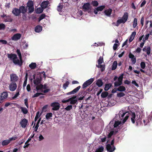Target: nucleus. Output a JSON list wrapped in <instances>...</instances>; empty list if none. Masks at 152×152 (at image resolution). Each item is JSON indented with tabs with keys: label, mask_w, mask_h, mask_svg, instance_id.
I'll return each instance as SVG.
<instances>
[{
	"label": "nucleus",
	"mask_w": 152,
	"mask_h": 152,
	"mask_svg": "<svg viewBox=\"0 0 152 152\" xmlns=\"http://www.w3.org/2000/svg\"><path fill=\"white\" fill-rule=\"evenodd\" d=\"M129 113L128 112H126L124 110H121L120 111L118 114L120 118L123 117L125 115L126 116L125 118L122 120V123L121 121H115V122L114 125V128L115 129L114 130H115V131H112L110 132L108 134V137H110L114 133H115L118 132V130H116L115 128L118 127V129H120V128H119L120 127L119 125H120V126L122 123L124 124L125 123L128 119L129 116Z\"/></svg>",
	"instance_id": "obj_1"
},
{
	"label": "nucleus",
	"mask_w": 152,
	"mask_h": 152,
	"mask_svg": "<svg viewBox=\"0 0 152 152\" xmlns=\"http://www.w3.org/2000/svg\"><path fill=\"white\" fill-rule=\"evenodd\" d=\"M7 57L11 60H12L13 63L15 65H17L20 66L22 65V59H19L17 57V56L15 54H8Z\"/></svg>",
	"instance_id": "obj_2"
},
{
	"label": "nucleus",
	"mask_w": 152,
	"mask_h": 152,
	"mask_svg": "<svg viewBox=\"0 0 152 152\" xmlns=\"http://www.w3.org/2000/svg\"><path fill=\"white\" fill-rule=\"evenodd\" d=\"M26 7L28 8V13L31 14L34 10V2L31 0H29L26 4Z\"/></svg>",
	"instance_id": "obj_3"
},
{
	"label": "nucleus",
	"mask_w": 152,
	"mask_h": 152,
	"mask_svg": "<svg viewBox=\"0 0 152 152\" xmlns=\"http://www.w3.org/2000/svg\"><path fill=\"white\" fill-rule=\"evenodd\" d=\"M103 62V58L101 56H100L98 61V64L96 65V66L99 68H100L102 72L104 70L105 68V65L104 64H101Z\"/></svg>",
	"instance_id": "obj_4"
},
{
	"label": "nucleus",
	"mask_w": 152,
	"mask_h": 152,
	"mask_svg": "<svg viewBox=\"0 0 152 152\" xmlns=\"http://www.w3.org/2000/svg\"><path fill=\"white\" fill-rule=\"evenodd\" d=\"M33 77L34 78L33 81L34 84L37 86L40 85L41 81V77L38 76H36L35 75H33Z\"/></svg>",
	"instance_id": "obj_5"
},
{
	"label": "nucleus",
	"mask_w": 152,
	"mask_h": 152,
	"mask_svg": "<svg viewBox=\"0 0 152 152\" xmlns=\"http://www.w3.org/2000/svg\"><path fill=\"white\" fill-rule=\"evenodd\" d=\"M123 76V75H122L119 76L118 80L114 83V86L115 87L118 86L122 84Z\"/></svg>",
	"instance_id": "obj_6"
},
{
	"label": "nucleus",
	"mask_w": 152,
	"mask_h": 152,
	"mask_svg": "<svg viewBox=\"0 0 152 152\" xmlns=\"http://www.w3.org/2000/svg\"><path fill=\"white\" fill-rule=\"evenodd\" d=\"M94 78H91L88 80L83 84V88H85L86 87L90 85L94 81Z\"/></svg>",
	"instance_id": "obj_7"
},
{
	"label": "nucleus",
	"mask_w": 152,
	"mask_h": 152,
	"mask_svg": "<svg viewBox=\"0 0 152 152\" xmlns=\"http://www.w3.org/2000/svg\"><path fill=\"white\" fill-rule=\"evenodd\" d=\"M17 87L16 84L15 82H12L9 85V88L10 91H13L16 89Z\"/></svg>",
	"instance_id": "obj_8"
},
{
	"label": "nucleus",
	"mask_w": 152,
	"mask_h": 152,
	"mask_svg": "<svg viewBox=\"0 0 152 152\" xmlns=\"http://www.w3.org/2000/svg\"><path fill=\"white\" fill-rule=\"evenodd\" d=\"M60 104L58 102H55L51 104V106L52 107V110H58L60 108Z\"/></svg>",
	"instance_id": "obj_9"
},
{
	"label": "nucleus",
	"mask_w": 152,
	"mask_h": 152,
	"mask_svg": "<svg viewBox=\"0 0 152 152\" xmlns=\"http://www.w3.org/2000/svg\"><path fill=\"white\" fill-rule=\"evenodd\" d=\"M28 123V121L25 118L22 119L20 122L21 126L23 128H25L26 127Z\"/></svg>",
	"instance_id": "obj_10"
},
{
	"label": "nucleus",
	"mask_w": 152,
	"mask_h": 152,
	"mask_svg": "<svg viewBox=\"0 0 152 152\" xmlns=\"http://www.w3.org/2000/svg\"><path fill=\"white\" fill-rule=\"evenodd\" d=\"M8 95V93L7 92H3L0 96V100L1 101L4 100L7 97Z\"/></svg>",
	"instance_id": "obj_11"
},
{
	"label": "nucleus",
	"mask_w": 152,
	"mask_h": 152,
	"mask_svg": "<svg viewBox=\"0 0 152 152\" xmlns=\"http://www.w3.org/2000/svg\"><path fill=\"white\" fill-rule=\"evenodd\" d=\"M10 80L11 82H15L18 79V77L14 74H11L10 75Z\"/></svg>",
	"instance_id": "obj_12"
},
{
	"label": "nucleus",
	"mask_w": 152,
	"mask_h": 152,
	"mask_svg": "<svg viewBox=\"0 0 152 152\" xmlns=\"http://www.w3.org/2000/svg\"><path fill=\"white\" fill-rule=\"evenodd\" d=\"M21 37L20 34L17 33L15 34L12 37L11 39L14 41H17L20 39Z\"/></svg>",
	"instance_id": "obj_13"
},
{
	"label": "nucleus",
	"mask_w": 152,
	"mask_h": 152,
	"mask_svg": "<svg viewBox=\"0 0 152 152\" xmlns=\"http://www.w3.org/2000/svg\"><path fill=\"white\" fill-rule=\"evenodd\" d=\"M107 150L109 152H113L115 149V147L114 145H111L110 144H108L107 145Z\"/></svg>",
	"instance_id": "obj_14"
},
{
	"label": "nucleus",
	"mask_w": 152,
	"mask_h": 152,
	"mask_svg": "<svg viewBox=\"0 0 152 152\" xmlns=\"http://www.w3.org/2000/svg\"><path fill=\"white\" fill-rule=\"evenodd\" d=\"M80 86H79L74 89L72 91L68 92L66 94V95H69L70 94H74L76 93H77L78 90L80 89Z\"/></svg>",
	"instance_id": "obj_15"
},
{
	"label": "nucleus",
	"mask_w": 152,
	"mask_h": 152,
	"mask_svg": "<svg viewBox=\"0 0 152 152\" xmlns=\"http://www.w3.org/2000/svg\"><path fill=\"white\" fill-rule=\"evenodd\" d=\"M131 120L133 124L134 123L135 121H136V123L137 122V118H136L135 115L134 113H132L131 114Z\"/></svg>",
	"instance_id": "obj_16"
},
{
	"label": "nucleus",
	"mask_w": 152,
	"mask_h": 152,
	"mask_svg": "<svg viewBox=\"0 0 152 152\" xmlns=\"http://www.w3.org/2000/svg\"><path fill=\"white\" fill-rule=\"evenodd\" d=\"M12 13L16 16H18L19 15L20 12L19 9L16 8H14L12 11Z\"/></svg>",
	"instance_id": "obj_17"
},
{
	"label": "nucleus",
	"mask_w": 152,
	"mask_h": 152,
	"mask_svg": "<svg viewBox=\"0 0 152 152\" xmlns=\"http://www.w3.org/2000/svg\"><path fill=\"white\" fill-rule=\"evenodd\" d=\"M76 96H74L73 97L70 98V103L71 104H74L77 101V100L76 99Z\"/></svg>",
	"instance_id": "obj_18"
},
{
	"label": "nucleus",
	"mask_w": 152,
	"mask_h": 152,
	"mask_svg": "<svg viewBox=\"0 0 152 152\" xmlns=\"http://www.w3.org/2000/svg\"><path fill=\"white\" fill-rule=\"evenodd\" d=\"M83 9L85 11H87L90 8V4L89 3H87L85 4L83 6Z\"/></svg>",
	"instance_id": "obj_19"
},
{
	"label": "nucleus",
	"mask_w": 152,
	"mask_h": 152,
	"mask_svg": "<svg viewBox=\"0 0 152 152\" xmlns=\"http://www.w3.org/2000/svg\"><path fill=\"white\" fill-rule=\"evenodd\" d=\"M20 13L23 14H25L27 11V7H25L24 6H21L19 7Z\"/></svg>",
	"instance_id": "obj_20"
},
{
	"label": "nucleus",
	"mask_w": 152,
	"mask_h": 152,
	"mask_svg": "<svg viewBox=\"0 0 152 152\" xmlns=\"http://www.w3.org/2000/svg\"><path fill=\"white\" fill-rule=\"evenodd\" d=\"M47 88V87L46 84H44V85L42 84H40L39 86H37L36 88L37 90H39L41 89H46Z\"/></svg>",
	"instance_id": "obj_21"
},
{
	"label": "nucleus",
	"mask_w": 152,
	"mask_h": 152,
	"mask_svg": "<svg viewBox=\"0 0 152 152\" xmlns=\"http://www.w3.org/2000/svg\"><path fill=\"white\" fill-rule=\"evenodd\" d=\"M49 4V2L48 1H44L41 3V6L42 8H43V9H45L47 7Z\"/></svg>",
	"instance_id": "obj_22"
},
{
	"label": "nucleus",
	"mask_w": 152,
	"mask_h": 152,
	"mask_svg": "<svg viewBox=\"0 0 152 152\" xmlns=\"http://www.w3.org/2000/svg\"><path fill=\"white\" fill-rule=\"evenodd\" d=\"M136 34V32L135 31H134L132 33L129 40L130 42H132L133 40L135 37Z\"/></svg>",
	"instance_id": "obj_23"
},
{
	"label": "nucleus",
	"mask_w": 152,
	"mask_h": 152,
	"mask_svg": "<svg viewBox=\"0 0 152 152\" xmlns=\"http://www.w3.org/2000/svg\"><path fill=\"white\" fill-rule=\"evenodd\" d=\"M140 67L142 69H140V71L144 73L145 72L142 69H144L145 68L146 65L144 62H141L140 64Z\"/></svg>",
	"instance_id": "obj_24"
},
{
	"label": "nucleus",
	"mask_w": 152,
	"mask_h": 152,
	"mask_svg": "<svg viewBox=\"0 0 152 152\" xmlns=\"http://www.w3.org/2000/svg\"><path fill=\"white\" fill-rule=\"evenodd\" d=\"M112 12V10L111 9L109 8L106 10L104 12V13L106 15L108 16H110Z\"/></svg>",
	"instance_id": "obj_25"
},
{
	"label": "nucleus",
	"mask_w": 152,
	"mask_h": 152,
	"mask_svg": "<svg viewBox=\"0 0 152 152\" xmlns=\"http://www.w3.org/2000/svg\"><path fill=\"white\" fill-rule=\"evenodd\" d=\"M125 22V21L121 18L117 20L116 23L115 24V26H118L121 23H124Z\"/></svg>",
	"instance_id": "obj_26"
},
{
	"label": "nucleus",
	"mask_w": 152,
	"mask_h": 152,
	"mask_svg": "<svg viewBox=\"0 0 152 152\" xmlns=\"http://www.w3.org/2000/svg\"><path fill=\"white\" fill-rule=\"evenodd\" d=\"M126 90L125 87L122 86H120L117 89V91L121 92L124 91Z\"/></svg>",
	"instance_id": "obj_27"
},
{
	"label": "nucleus",
	"mask_w": 152,
	"mask_h": 152,
	"mask_svg": "<svg viewBox=\"0 0 152 152\" xmlns=\"http://www.w3.org/2000/svg\"><path fill=\"white\" fill-rule=\"evenodd\" d=\"M4 20L5 22H11L12 20V19L10 16H7L4 19Z\"/></svg>",
	"instance_id": "obj_28"
},
{
	"label": "nucleus",
	"mask_w": 152,
	"mask_h": 152,
	"mask_svg": "<svg viewBox=\"0 0 152 152\" xmlns=\"http://www.w3.org/2000/svg\"><path fill=\"white\" fill-rule=\"evenodd\" d=\"M29 67L31 69H34L37 66V64L35 63H31L29 65Z\"/></svg>",
	"instance_id": "obj_29"
},
{
	"label": "nucleus",
	"mask_w": 152,
	"mask_h": 152,
	"mask_svg": "<svg viewBox=\"0 0 152 152\" xmlns=\"http://www.w3.org/2000/svg\"><path fill=\"white\" fill-rule=\"evenodd\" d=\"M42 29V27L40 26H37L35 28V31L37 32H39L41 31Z\"/></svg>",
	"instance_id": "obj_30"
},
{
	"label": "nucleus",
	"mask_w": 152,
	"mask_h": 152,
	"mask_svg": "<svg viewBox=\"0 0 152 152\" xmlns=\"http://www.w3.org/2000/svg\"><path fill=\"white\" fill-rule=\"evenodd\" d=\"M151 121V119L150 117H148L146 118L145 120H143L145 125H147V124L150 122Z\"/></svg>",
	"instance_id": "obj_31"
},
{
	"label": "nucleus",
	"mask_w": 152,
	"mask_h": 152,
	"mask_svg": "<svg viewBox=\"0 0 152 152\" xmlns=\"http://www.w3.org/2000/svg\"><path fill=\"white\" fill-rule=\"evenodd\" d=\"M128 15L127 12H125L122 18L126 22L128 18Z\"/></svg>",
	"instance_id": "obj_32"
},
{
	"label": "nucleus",
	"mask_w": 152,
	"mask_h": 152,
	"mask_svg": "<svg viewBox=\"0 0 152 152\" xmlns=\"http://www.w3.org/2000/svg\"><path fill=\"white\" fill-rule=\"evenodd\" d=\"M10 142L9 139L4 140L2 142L1 144L3 146H5L8 145Z\"/></svg>",
	"instance_id": "obj_33"
},
{
	"label": "nucleus",
	"mask_w": 152,
	"mask_h": 152,
	"mask_svg": "<svg viewBox=\"0 0 152 152\" xmlns=\"http://www.w3.org/2000/svg\"><path fill=\"white\" fill-rule=\"evenodd\" d=\"M117 62L116 61H114L113 64L112 69V70H115L117 68Z\"/></svg>",
	"instance_id": "obj_34"
},
{
	"label": "nucleus",
	"mask_w": 152,
	"mask_h": 152,
	"mask_svg": "<svg viewBox=\"0 0 152 152\" xmlns=\"http://www.w3.org/2000/svg\"><path fill=\"white\" fill-rule=\"evenodd\" d=\"M96 84L98 87H100L102 85L103 82L101 80L98 79L96 81Z\"/></svg>",
	"instance_id": "obj_35"
},
{
	"label": "nucleus",
	"mask_w": 152,
	"mask_h": 152,
	"mask_svg": "<svg viewBox=\"0 0 152 152\" xmlns=\"http://www.w3.org/2000/svg\"><path fill=\"white\" fill-rule=\"evenodd\" d=\"M43 10V8L41 7L37 8L36 10V13L37 14H39L42 13Z\"/></svg>",
	"instance_id": "obj_36"
},
{
	"label": "nucleus",
	"mask_w": 152,
	"mask_h": 152,
	"mask_svg": "<svg viewBox=\"0 0 152 152\" xmlns=\"http://www.w3.org/2000/svg\"><path fill=\"white\" fill-rule=\"evenodd\" d=\"M20 109L23 113L24 114H27L28 112V110L25 107H20Z\"/></svg>",
	"instance_id": "obj_37"
},
{
	"label": "nucleus",
	"mask_w": 152,
	"mask_h": 152,
	"mask_svg": "<svg viewBox=\"0 0 152 152\" xmlns=\"http://www.w3.org/2000/svg\"><path fill=\"white\" fill-rule=\"evenodd\" d=\"M133 27L135 28L137 25V19L136 18H134L133 22Z\"/></svg>",
	"instance_id": "obj_38"
},
{
	"label": "nucleus",
	"mask_w": 152,
	"mask_h": 152,
	"mask_svg": "<svg viewBox=\"0 0 152 152\" xmlns=\"http://www.w3.org/2000/svg\"><path fill=\"white\" fill-rule=\"evenodd\" d=\"M20 90L19 89H18L17 90V92L16 94L14 95V96L12 97L13 99H15L17 98L19 95V92Z\"/></svg>",
	"instance_id": "obj_39"
},
{
	"label": "nucleus",
	"mask_w": 152,
	"mask_h": 152,
	"mask_svg": "<svg viewBox=\"0 0 152 152\" xmlns=\"http://www.w3.org/2000/svg\"><path fill=\"white\" fill-rule=\"evenodd\" d=\"M52 113H48L45 115V117L47 120L49 119L50 118L52 117Z\"/></svg>",
	"instance_id": "obj_40"
},
{
	"label": "nucleus",
	"mask_w": 152,
	"mask_h": 152,
	"mask_svg": "<svg viewBox=\"0 0 152 152\" xmlns=\"http://www.w3.org/2000/svg\"><path fill=\"white\" fill-rule=\"evenodd\" d=\"M108 95V93L106 91H104L103 92L102 94L101 95V96L102 98H105L106 97L107 95Z\"/></svg>",
	"instance_id": "obj_41"
},
{
	"label": "nucleus",
	"mask_w": 152,
	"mask_h": 152,
	"mask_svg": "<svg viewBox=\"0 0 152 152\" xmlns=\"http://www.w3.org/2000/svg\"><path fill=\"white\" fill-rule=\"evenodd\" d=\"M112 86V85L110 83L108 84H106L104 88V89L105 91H107Z\"/></svg>",
	"instance_id": "obj_42"
},
{
	"label": "nucleus",
	"mask_w": 152,
	"mask_h": 152,
	"mask_svg": "<svg viewBox=\"0 0 152 152\" xmlns=\"http://www.w3.org/2000/svg\"><path fill=\"white\" fill-rule=\"evenodd\" d=\"M104 150V148L102 146L96 149L95 152H102Z\"/></svg>",
	"instance_id": "obj_43"
},
{
	"label": "nucleus",
	"mask_w": 152,
	"mask_h": 152,
	"mask_svg": "<svg viewBox=\"0 0 152 152\" xmlns=\"http://www.w3.org/2000/svg\"><path fill=\"white\" fill-rule=\"evenodd\" d=\"M125 94L122 92H121L117 94V96L118 97H121L124 96Z\"/></svg>",
	"instance_id": "obj_44"
},
{
	"label": "nucleus",
	"mask_w": 152,
	"mask_h": 152,
	"mask_svg": "<svg viewBox=\"0 0 152 152\" xmlns=\"http://www.w3.org/2000/svg\"><path fill=\"white\" fill-rule=\"evenodd\" d=\"M16 52L19 57V59L21 60L22 59V55L20 50L19 49H17Z\"/></svg>",
	"instance_id": "obj_45"
},
{
	"label": "nucleus",
	"mask_w": 152,
	"mask_h": 152,
	"mask_svg": "<svg viewBox=\"0 0 152 152\" xmlns=\"http://www.w3.org/2000/svg\"><path fill=\"white\" fill-rule=\"evenodd\" d=\"M69 83L68 81H66V82L64 83L63 86V88L64 89H66V88L68 86Z\"/></svg>",
	"instance_id": "obj_46"
},
{
	"label": "nucleus",
	"mask_w": 152,
	"mask_h": 152,
	"mask_svg": "<svg viewBox=\"0 0 152 152\" xmlns=\"http://www.w3.org/2000/svg\"><path fill=\"white\" fill-rule=\"evenodd\" d=\"M105 7L104 6H102L97 8V10L99 11H102Z\"/></svg>",
	"instance_id": "obj_47"
},
{
	"label": "nucleus",
	"mask_w": 152,
	"mask_h": 152,
	"mask_svg": "<svg viewBox=\"0 0 152 152\" xmlns=\"http://www.w3.org/2000/svg\"><path fill=\"white\" fill-rule=\"evenodd\" d=\"M45 14H42V15L41 16H40L39 18V21H40L42 20L44 18H45Z\"/></svg>",
	"instance_id": "obj_48"
},
{
	"label": "nucleus",
	"mask_w": 152,
	"mask_h": 152,
	"mask_svg": "<svg viewBox=\"0 0 152 152\" xmlns=\"http://www.w3.org/2000/svg\"><path fill=\"white\" fill-rule=\"evenodd\" d=\"M23 47L24 48H26L28 47V44L26 41L23 42Z\"/></svg>",
	"instance_id": "obj_49"
},
{
	"label": "nucleus",
	"mask_w": 152,
	"mask_h": 152,
	"mask_svg": "<svg viewBox=\"0 0 152 152\" xmlns=\"http://www.w3.org/2000/svg\"><path fill=\"white\" fill-rule=\"evenodd\" d=\"M62 5L61 4H59V5L58 7L57 10L59 12L61 11L62 8Z\"/></svg>",
	"instance_id": "obj_50"
},
{
	"label": "nucleus",
	"mask_w": 152,
	"mask_h": 152,
	"mask_svg": "<svg viewBox=\"0 0 152 152\" xmlns=\"http://www.w3.org/2000/svg\"><path fill=\"white\" fill-rule=\"evenodd\" d=\"M72 108V106L71 105H68L65 108V109L67 111L70 110Z\"/></svg>",
	"instance_id": "obj_51"
},
{
	"label": "nucleus",
	"mask_w": 152,
	"mask_h": 152,
	"mask_svg": "<svg viewBox=\"0 0 152 152\" xmlns=\"http://www.w3.org/2000/svg\"><path fill=\"white\" fill-rule=\"evenodd\" d=\"M5 27V25L3 23L0 24V30H4Z\"/></svg>",
	"instance_id": "obj_52"
},
{
	"label": "nucleus",
	"mask_w": 152,
	"mask_h": 152,
	"mask_svg": "<svg viewBox=\"0 0 152 152\" xmlns=\"http://www.w3.org/2000/svg\"><path fill=\"white\" fill-rule=\"evenodd\" d=\"M24 104L27 108H28V100L27 98L24 99Z\"/></svg>",
	"instance_id": "obj_53"
},
{
	"label": "nucleus",
	"mask_w": 152,
	"mask_h": 152,
	"mask_svg": "<svg viewBox=\"0 0 152 152\" xmlns=\"http://www.w3.org/2000/svg\"><path fill=\"white\" fill-rule=\"evenodd\" d=\"M42 94H43L41 93H36V94H34L33 95V96H32V97L34 98V97H37L41 95H42Z\"/></svg>",
	"instance_id": "obj_54"
},
{
	"label": "nucleus",
	"mask_w": 152,
	"mask_h": 152,
	"mask_svg": "<svg viewBox=\"0 0 152 152\" xmlns=\"http://www.w3.org/2000/svg\"><path fill=\"white\" fill-rule=\"evenodd\" d=\"M147 53L149 55L150 53L151 48L150 47H148L146 49Z\"/></svg>",
	"instance_id": "obj_55"
},
{
	"label": "nucleus",
	"mask_w": 152,
	"mask_h": 152,
	"mask_svg": "<svg viewBox=\"0 0 152 152\" xmlns=\"http://www.w3.org/2000/svg\"><path fill=\"white\" fill-rule=\"evenodd\" d=\"M17 138V137L16 136H13L9 139L10 142L13 140H16Z\"/></svg>",
	"instance_id": "obj_56"
},
{
	"label": "nucleus",
	"mask_w": 152,
	"mask_h": 152,
	"mask_svg": "<svg viewBox=\"0 0 152 152\" xmlns=\"http://www.w3.org/2000/svg\"><path fill=\"white\" fill-rule=\"evenodd\" d=\"M141 48H140L138 47L136 50L135 52L137 53H140L141 52Z\"/></svg>",
	"instance_id": "obj_57"
},
{
	"label": "nucleus",
	"mask_w": 152,
	"mask_h": 152,
	"mask_svg": "<svg viewBox=\"0 0 152 152\" xmlns=\"http://www.w3.org/2000/svg\"><path fill=\"white\" fill-rule=\"evenodd\" d=\"M92 4L94 6H98V3L97 1H92Z\"/></svg>",
	"instance_id": "obj_58"
},
{
	"label": "nucleus",
	"mask_w": 152,
	"mask_h": 152,
	"mask_svg": "<svg viewBox=\"0 0 152 152\" xmlns=\"http://www.w3.org/2000/svg\"><path fill=\"white\" fill-rule=\"evenodd\" d=\"M132 83L135 86L138 87H139L138 84L136 83L135 80H133L132 81Z\"/></svg>",
	"instance_id": "obj_59"
},
{
	"label": "nucleus",
	"mask_w": 152,
	"mask_h": 152,
	"mask_svg": "<svg viewBox=\"0 0 152 152\" xmlns=\"http://www.w3.org/2000/svg\"><path fill=\"white\" fill-rule=\"evenodd\" d=\"M131 61L132 64H134L136 62V58L135 57L131 59Z\"/></svg>",
	"instance_id": "obj_60"
},
{
	"label": "nucleus",
	"mask_w": 152,
	"mask_h": 152,
	"mask_svg": "<svg viewBox=\"0 0 152 152\" xmlns=\"http://www.w3.org/2000/svg\"><path fill=\"white\" fill-rule=\"evenodd\" d=\"M39 112H38L37 113L36 115V116H35V119H34L35 121H37V119L39 118Z\"/></svg>",
	"instance_id": "obj_61"
},
{
	"label": "nucleus",
	"mask_w": 152,
	"mask_h": 152,
	"mask_svg": "<svg viewBox=\"0 0 152 152\" xmlns=\"http://www.w3.org/2000/svg\"><path fill=\"white\" fill-rule=\"evenodd\" d=\"M0 42H1L3 44H6L7 43V41L4 40H0Z\"/></svg>",
	"instance_id": "obj_62"
},
{
	"label": "nucleus",
	"mask_w": 152,
	"mask_h": 152,
	"mask_svg": "<svg viewBox=\"0 0 152 152\" xmlns=\"http://www.w3.org/2000/svg\"><path fill=\"white\" fill-rule=\"evenodd\" d=\"M144 18L143 17H142L140 20V23L142 24V26L144 24Z\"/></svg>",
	"instance_id": "obj_63"
},
{
	"label": "nucleus",
	"mask_w": 152,
	"mask_h": 152,
	"mask_svg": "<svg viewBox=\"0 0 152 152\" xmlns=\"http://www.w3.org/2000/svg\"><path fill=\"white\" fill-rule=\"evenodd\" d=\"M118 45L116 43H115L114 44L113 46V49L114 50H116L118 47Z\"/></svg>",
	"instance_id": "obj_64"
}]
</instances>
